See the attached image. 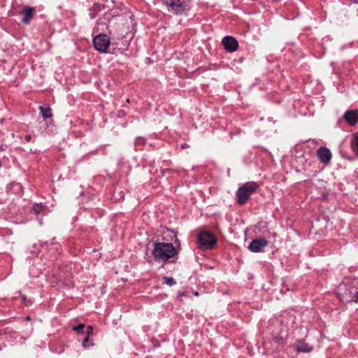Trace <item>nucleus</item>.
Listing matches in <instances>:
<instances>
[{
    "mask_svg": "<svg viewBox=\"0 0 358 358\" xmlns=\"http://www.w3.org/2000/svg\"><path fill=\"white\" fill-rule=\"evenodd\" d=\"M177 254L176 249L172 243L155 242L152 255L156 261L167 262Z\"/></svg>",
    "mask_w": 358,
    "mask_h": 358,
    "instance_id": "1",
    "label": "nucleus"
},
{
    "mask_svg": "<svg viewBox=\"0 0 358 358\" xmlns=\"http://www.w3.org/2000/svg\"><path fill=\"white\" fill-rule=\"evenodd\" d=\"M169 13L180 15L188 12L192 7V0H164Z\"/></svg>",
    "mask_w": 358,
    "mask_h": 358,
    "instance_id": "2",
    "label": "nucleus"
},
{
    "mask_svg": "<svg viewBox=\"0 0 358 358\" xmlns=\"http://www.w3.org/2000/svg\"><path fill=\"white\" fill-rule=\"evenodd\" d=\"M259 187V184L255 182H248L243 184L236 191V196L237 202L240 205L245 203Z\"/></svg>",
    "mask_w": 358,
    "mask_h": 358,
    "instance_id": "3",
    "label": "nucleus"
},
{
    "mask_svg": "<svg viewBox=\"0 0 358 358\" xmlns=\"http://www.w3.org/2000/svg\"><path fill=\"white\" fill-rule=\"evenodd\" d=\"M199 248L201 250H210L217 243L215 236L208 231H202L197 237Z\"/></svg>",
    "mask_w": 358,
    "mask_h": 358,
    "instance_id": "4",
    "label": "nucleus"
},
{
    "mask_svg": "<svg viewBox=\"0 0 358 358\" xmlns=\"http://www.w3.org/2000/svg\"><path fill=\"white\" fill-rule=\"evenodd\" d=\"M93 44L95 50L106 53L110 44V38L106 34H99L94 37Z\"/></svg>",
    "mask_w": 358,
    "mask_h": 358,
    "instance_id": "5",
    "label": "nucleus"
},
{
    "mask_svg": "<svg viewBox=\"0 0 358 358\" xmlns=\"http://www.w3.org/2000/svg\"><path fill=\"white\" fill-rule=\"evenodd\" d=\"M268 245V241L264 238H259L252 240L248 249L252 252H261Z\"/></svg>",
    "mask_w": 358,
    "mask_h": 358,
    "instance_id": "6",
    "label": "nucleus"
},
{
    "mask_svg": "<svg viewBox=\"0 0 358 358\" xmlns=\"http://www.w3.org/2000/svg\"><path fill=\"white\" fill-rule=\"evenodd\" d=\"M222 43L225 50L228 52H235L238 48V42L233 36H224L222 41Z\"/></svg>",
    "mask_w": 358,
    "mask_h": 358,
    "instance_id": "7",
    "label": "nucleus"
},
{
    "mask_svg": "<svg viewBox=\"0 0 358 358\" xmlns=\"http://www.w3.org/2000/svg\"><path fill=\"white\" fill-rule=\"evenodd\" d=\"M114 17V15L111 11H108L104 13L103 16L99 17L97 20V31H105L108 29V24L110 22L111 19Z\"/></svg>",
    "mask_w": 358,
    "mask_h": 358,
    "instance_id": "8",
    "label": "nucleus"
},
{
    "mask_svg": "<svg viewBox=\"0 0 358 358\" xmlns=\"http://www.w3.org/2000/svg\"><path fill=\"white\" fill-rule=\"evenodd\" d=\"M317 156L322 163L327 164L330 162L332 155L329 148L322 146L317 150Z\"/></svg>",
    "mask_w": 358,
    "mask_h": 358,
    "instance_id": "9",
    "label": "nucleus"
},
{
    "mask_svg": "<svg viewBox=\"0 0 358 358\" xmlns=\"http://www.w3.org/2000/svg\"><path fill=\"white\" fill-rule=\"evenodd\" d=\"M35 8L34 7L26 6L21 11V15H22V18L21 22L22 24L28 25L30 24L31 19L34 17V12Z\"/></svg>",
    "mask_w": 358,
    "mask_h": 358,
    "instance_id": "10",
    "label": "nucleus"
},
{
    "mask_svg": "<svg viewBox=\"0 0 358 358\" xmlns=\"http://www.w3.org/2000/svg\"><path fill=\"white\" fill-rule=\"evenodd\" d=\"M343 119L350 126H355L358 122V110H347L343 115Z\"/></svg>",
    "mask_w": 358,
    "mask_h": 358,
    "instance_id": "11",
    "label": "nucleus"
},
{
    "mask_svg": "<svg viewBox=\"0 0 358 358\" xmlns=\"http://www.w3.org/2000/svg\"><path fill=\"white\" fill-rule=\"evenodd\" d=\"M40 113L44 119L50 118L52 117V109L48 104L41 106L38 108Z\"/></svg>",
    "mask_w": 358,
    "mask_h": 358,
    "instance_id": "12",
    "label": "nucleus"
},
{
    "mask_svg": "<svg viewBox=\"0 0 358 358\" xmlns=\"http://www.w3.org/2000/svg\"><path fill=\"white\" fill-rule=\"evenodd\" d=\"M296 347L297 351L301 352H309L313 350V348L304 341H298L296 344Z\"/></svg>",
    "mask_w": 358,
    "mask_h": 358,
    "instance_id": "13",
    "label": "nucleus"
},
{
    "mask_svg": "<svg viewBox=\"0 0 358 358\" xmlns=\"http://www.w3.org/2000/svg\"><path fill=\"white\" fill-rule=\"evenodd\" d=\"M351 148L352 151L358 157V133L355 134L351 139L350 143Z\"/></svg>",
    "mask_w": 358,
    "mask_h": 358,
    "instance_id": "14",
    "label": "nucleus"
},
{
    "mask_svg": "<svg viewBox=\"0 0 358 358\" xmlns=\"http://www.w3.org/2000/svg\"><path fill=\"white\" fill-rule=\"evenodd\" d=\"M85 324H79L77 326H73L72 327V329L75 331H76L78 334H85Z\"/></svg>",
    "mask_w": 358,
    "mask_h": 358,
    "instance_id": "15",
    "label": "nucleus"
},
{
    "mask_svg": "<svg viewBox=\"0 0 358 358\" xmlns=\"http://www.w3.org/2000/svg\"><path fill=\"white\" fill-rule=\"evenodd\" d=\"M164 282L169 286H173L176 284V281L173 278L171 277H164Z\"/></svg>",
    "mask_w": 358,
    "mask_h": 358,
    "instance_id": "16",
    "label": "nucleus"
},
{
    "mask_svg": "<svg viewBox=\"0 0 358 358\" xmlns=\"http://www.w3.org/2000/svg\"><path fill=\"white\" fill-rule=\"evenodd\" d=\"M99 6H98V5H94V6L90 10L89 15L91 19H94L96 17V15H97L96 10H98Z\"/></svg>",
    "mask_w": 358,
    "mask_h": 358,
    "instance_id": "17",
    "label": "nucleus"
},
{
    "mask_svg": "<svg viewBox=\"0 0 358 358\" xmlns=\"http://www.w3.org/2000/svg\"><path fill=\"white\" fill-rule=\"evenodd\" d=\"M82 345L84 348H90V346L94 345V343L90 340L89 336H85L82 342Z\"/></svg>",
    "mask_w": 358,
    "mask_h": 358,
    "instance_id": "18",
    "label": "nucleus"
},
{
    "mask_svg": "<svg viewBox=\"0 0 358 358\" xmlns=\"http://www.w3.org/2000/svg\"><path fill=\"white\" fill-rule=\"evenodd\" d=\"M145 142H146V141H145V138L138 136V137L136 138V139L134 141V144L136 146H141V145H143L145 143Z\"/></svg>",
    "mask_w": 358,
    "mask_h": 358,
    "instance_id": "19",
    "label": "nucleus"
},
{
    "mask_svg": "<svg viewBox=\"0 0 358 358\" xmlns=\"http://www.w3.org/2000/svg\"><path fill=\"white\" fill-rule=\"evenodd\" d=\"M43 208V206H41V204L36 203L33 206L32 209L35 212V213L38 214L41 211Z\"/></svg>",
    "mask_w": 358,
    "mask_h": 358,
    "instance_id": "20",
    "label": "nucleus"
},
{
    "mask_svg": "<svg viewBox=\"0 0 358 358\" xmlns=\"http://www.w3.org/2000/svg\"><path fill=\"white\" fill-rule=\"evenodd\" d=\"M21 299H22V302L27 306H29L31 305L32 301L31 300L28 299L25 295L22 294L21 295Z\"/></svg>",
    "mask_w": 358,
    "mask_h": 358,
    "instance_id": "21",
    "label": "nucleus"
},
{
    "mask_svg": "<svg viewBox=\"0 0 358 358\" xmlns=\"http://www.w3.org/2000/svg\"><path fill=\"white\" fill-rule=\"evenodd\" d=\"M93 331H94V329L92 326H87V328H86V330L85 331V334H87L86 336H89L92 334L93 333Z\"/></svg>",
    "mask_w": 358,
    "mask_h": 358,
    "instance_id": "22",
    "label": "nucleus"
},
{
    "mask_svg": "<svg viewBox=\"0 0 358 358\" xmlns=\"http://www.w3.org/2000/svg\"><path fill=\"white\" fill-rule=\"evenodd\" d=\"M350 301H352V302H355V303H358V291L355 292L352 295V297H351V299L350 300Z\"/></svg>",
    "mask_w": 358,
    "mask_h": 358,
    "instance_id": "23",
    "label": "nucleus"
},
{
    "mask_svg": "<svg viewBox=\"0 0 358 358\" xmlns=\"http://www.w3.org/2000/svg\"><path fill=\"white\" fill-rule=\"evenodd\" d=\"M24 139L27 141V142H29L31 139V135H26L24 136Z\"/></svg>",
    "mask_w": 358,
    "mask_h": 358,
    "instance_id": "24",
    "label": "nucleus"
},
{
    "mask_svg": "<svg viewBox=\"0 0 358 358\" xmlns=\"http://www.w3.org/2000/svg\"><path fill=\"white\" fill-rule=\"evenodd\" d=\"M188 146H189V145H188L187 144H186V143H184V144H182V145H181V147H182V148H187Z\"/></svg>",
    "mask_w": 358,
    "mask_h": 358,
    "instance_id": "25",
    "label": "nucleus"
},
{
    "mask_svg": "<svg viewBox=\"0 0 358 358\" xmlns=\"http://www.w3.org/2000/svg\"><path fill=\"white\" fill-rule=\"evenodd\" d=\"M194 295L198 296V295H199L198 292H196L194 293Z\"/></svg>",
    "mask_w": 358,
    "mask_h": 358,
    "instance_id": "26",
    "label": "nucleus"
},
{
    "mask_svg": "<svg viewBox=\"0 0 358 358\" xmlns=\"http://www.w3.org/2000/svg\"><path fill=\"white\" fill-rule=\"evenodd\" d=\"M281 292H283V293H285L286 291H283L282 289L281 290Z\"/></svg>",
    "mask_w": 358,
    "mask_h": 358,
    "instance_id": "27",
    "label": "nucleus"
},
{
    "mask_svg": "<svg viewBox=\"0 0 358 358\" xmlns=\"http://www.w3.org/2000/svg\"><path fill=\"white\" fill-rule=\"evenodd\" d=\"M27 320H30V317L29 316L27 317Z\"/></svg>",
    "mask_w": 358,
    "mask_h": 358,
    "instance_id": "28",
    "label": "nucleus"
},
{
    "mask_svg": "<svg viewBox=\"0 0 358 358\" xmlns=\"http://www.w3.org/2000/svg\"><path fill=\"white\" fill-rule=\"evenodd\" d=\"M356 3H358V1H356Z\"/></svg>",
    "mask_w": 358,
    "mask_h": 358,
    "instance_id": "29",
    "label": "nucleus"
}]
</instances>
